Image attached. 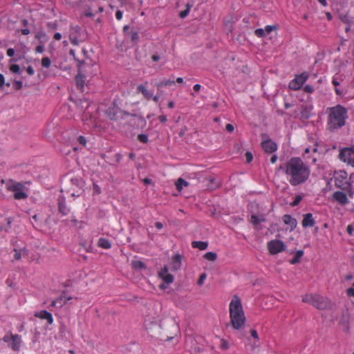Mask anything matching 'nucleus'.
<instances>
[{
    "label": "nucleus",
    "instance_id": "obj_1",
    "mask_svg": "<svg viewBox=\"0 0 354 354\" xmlns=\"http://www.w3.org/2000/svg\"><path fill=\"white\" fill-rule=\"evenodd\" d=\"M284 173L290 185L295 187L309 179L311 170L309 165L300 158L293 157L286 162Z\"/></svg>",
    "mask_w": 354,
    "mask_h": 354
},
{
    "label": "nucleus",
    "instance_id": "obj_2",
    "mask_svg": "<svg viewBox=\"0 0 354 354\" xmlns=\"http://www.w3.org/2000/svg\"><path fill=\"white\" fill-rule=\"evenodd\" d=\"M230 322L234 329H241L245 323L246 318L243 309L241 299L234 295L229 306Z\"/></svg>",
    "mask_w": 354,
    "mask_h": 354
},
{
    "label": "nucleus",
    "instance_id": "obj_3",
    "mask_svg": "<svg viewBox=\"0 0 354 354\" xmlns=\"http://www.w3.org/2000/svg\"><path fill=\"white\" fill-rule=\"evenodd\" d=\"M347 111L345 108L341 105L329 109L328 124L330 129L340 128L345 124Z\"/></svg>",
    "mask_w": 354,
    "mask_h": 354
},
{
    "label": "nucleus",
    "instance_id": "obj_4",
    "mask_svg": "<svg viewBox=\"0 0 354 354\" xmlns=\"http://www.w3.org/2000/svg\"><path fill=\"white\" fill-rule=\"evenodd\" d=\"M1 183H6L7 190L14 193V198L15 199L21 200L28 197V194L24 192V186L22 183L12 180L6 181L3 179L1 180Z\"/></svg>",
    "mask_w": 354,
    "mask_h": 354
},
{
    "label": "nucleus",
    "instance_id": "obj_5",
    "mask_svg": "<svg viewBox=\"0 0 354 354\" xmlns=\"http://www.w3.org/2000/svg\"><path fill=\"white\" fill-rule=\"evenodd\" d=\"M335 185L343 190H348L351 184L348 182V174L344 170L335 171L334 174Z\"/></svg>",
    "mask_w": 354,
    "mask_h": 354
},
{
    "label": "nucleus",
    "instance_id": "obj_6",
    "mask_svg": "<svg viewBox=\"0 0 354 354\" xmlns=\"http://www.w3.org/2000/svg\"><path fill=\"white\" fill-rule=\"evenodd\" d=\"M2 340L7 343L8 346L13 351H19L21 342V337L18 334L13 335L8 332L2 338Z\"/></svg>",
    "mask_w": 354,
    "mask_h": 354
},
{
    "label": "nucleus",
    "instance_id": "obj_7",
    "mask_svg": "<svg viewBox=\"0 0 354 354\" xmlns=\"http://www.w3.org/2000/svg\"><path fill=\"white\" fill-rule=\"evenodd\" d=\"M309 75L307 72H304L300 75H296L295 79L289 83V88L292 90H299L301 88L305 82L308 80Z\"/></svg>",
    "mask_w": 354,
    "mask_h": 354
},
{
    "label": "nucleus",
    "instance_id": "obj_8",
    "mask_svg": "<svg viewBox=\"0 0 354 354\" xmlns=\"http://www.w3.org/2000/svg\"><path fill=\"white\" fill-rule=\"evenodd\" d=\"M267 248L270 254L274 255L285 250L286 245L282 241L274 239L268 243Z\"/></svg>",
    "mask_w": 354,
    "mask_h": 354
},
{
    "label": "nucleus",
    "instance_id": "obj_9",
    "mask_svg": "<svg viewBox=\"0 0 354 354\" xmlns=\"http://www.w3.org/2000/svg\"><path fill=\"white\" fill-rule=\"evenodd\" d=\"M312 305L319 310H325L331 307L330 301L319 295H315Z\"/></svg>",
    "mask_w": 354,
    "mask_h": 354
},
{
    "label": "nucleus",
    "instance_id": "obj_10",
    "mask_svg": "<svg viewBox=\"0 0 354 354\" xmlns=\"http://www.w3.org/2000/svg\"><path fill=\"white\" fill-rule=\"evenodd\" d=\"M77 62L78 73L75 77V82L77 87L82 90L84 86V73H86V70L84 68V66L85 65V62L84 61L80 60H77Z\"/></svg>",
    "mask_w": 354,
    "mask_h": 354
},
{
    "label": "nucleus",
    "instance_id": "obj_11",
    "mask_svg": "<svg viewBox=\"0 0 354 354\" xmlns=\"http://www.w3.org/2000/svg\"><path fill=\"white\" fill-rule=\"evenodd\" d=\"M262 142L261 146L265 152L272 153L277 151V145L271 139L269 138L266 134H262Z\"/></svg>",
    "mask_w": 354,
    "mask_h": 354
},
{
    "label": "nucleus",
    "instance_id": "obj_12",
    "mask_svg": "<svg viewBox=\"0 0 354 354\" xmlns=\"http://www.w3.org/2000/svg\"><path fill=\"white\" fill-rule=\"evenodd\" d=\"M339 158L354 167V150L351 148H345L339 153Z\"/></svg>",
    "mask_w": 354,
    "mask_h": 354
},
{
    "label": "nucleus",
    "instance_id": "obj_13",
    "mask_svg": "<svg viewBox=\"0 0 354 354\" xmlns=\"http://www.w3.org/2000/svg\"><path fill=\"white\" fill-rule=\"evenodd\" d=\"M333 198L340 205H344L348 203V199L346 194L342 192H335L333 194Z\"/></svg>",
    "mask_w": 354,
    "mask_h": 354
},
{
    "label": "nucleus",
    "instance_id": "obj_14",
    "mask_svg": "<svg viewBox=\"0 0 354 354\" xmlns=\"http://www.w3.org/2000/svg\"><path fill=\"white\" fill-rule=\"evenodd\" d=\"M159 276L166 283H171L174 281V276L168 272V268L165 267L160 272Z\"/></svg>",
    "mask_w": 354,
    "mask_h": 354
},
{
    "label": "nucleus",
    "instance_id": "obj_15",
    "mask_svg": "<svg viewBox=\"0 0 354 354\" xmlns=\"http://www.w3.org/2000/svg\"><path fill=\"white\" fill-rule=\"evenodd\" d=\"M58 208L59 212L62 215H67L70 212V209L66 206L65 198L63 196H60L58 198Z\"/></svg>",
    "mask_w": 354,
    "mask_h": 354
},
{
    "label": "nucleus",
    "instance_id": "obj_16",
    "mask_svg": "<svg viewBox=\"0 0 354 354\" xmlns=\"http://www.w3.org/2000/svg\"><path fill=\"white\" fill-rule=\"evenodd\" d=\"M182 262V256L179 254L174 255L171 258V269L172 270H177L180 269Z\"/></svg>",
    "mask_w": 354,
    "mask_h": 354
},
{
    "label": "nucleus",
    "instance_id": "obj_17",
    "mask_svg": "<svg viewBox=\"0 0 354 354\" xmlns=\"http://www.w3.org/2000/svg\"><path fill=\"white\" fill-rule=\"evenodd\" d=\"M283 221L286 225H288L290 227L291 230H293L296 228L297 225V220L292 217L290 215H284L283 217Z\"/></svg>",
    "mask_w": 354,
    "mask_h": 354
},
{
    "label": "nucleus",
    "instance_id": "obj_18",
    "mask_svg": "<svg viewBox=\"0 0 354 354\" xmlns=\"http://www.w3.org/2000/svg\"><path fill=\"white\" fill-rule=\"evenodd\" d=\"M35 316L42 319H46L49 324H51L53 322V318L51 313L46 310H41L38 312L35 313Z\"/></svg>",
    "mask_w": 354,
    "mask_h": 354
},
{
    "label": "nucleus",
    "instance_id": "obj_19",
    "mask_svg": "<svg viewBox=\"0 0 354 354\" xmlns=\"http://www.w3.org/2000/svg\"><path fill=\"white\" fill-rule=\"evenodd\" d=\"M315 225V221L313 214L310 213L304 215L302 225L304 227H313Z\"/></svg>",
    "mask_w": 354,
    "mask_h": 354
},
{
    "label": "nucleus",
    "instance_id": "obj_20",
    "mask_svg": "<svg viewBox=\"0 0 354 354\" xmlns=\"http://www.w3.org/2000/svg\"><path fill=\"white\" fill-rule=\"evenodd\" d=\"M265 221H266V218L263 214H261L259 216L253 214V215H252L251 219H250V223L254 226H257L260 223L265 222Z\"/></svg>",
    "mask_w": 354,
    "mask_h": 354
},
{
    "label": "nucleus",
    "instance_id": "obj_21",
    "mask_svg": "<svg viewBox=\"0 0 354 354\" xmlns=\"http://www.w3.org/2000/svg\"><path fill=\"white\" fill-rule=\"evenodd\" d=\"M64 293L63 292L59 298H57L52 301L50 306L53 307H59V308L62 307L64 304H66V301H64Z\"/></svg>",
    "mask_w": 354,
    "mask_h": 354
},
{
    "label": "nucleus",
    "instance_id": "obj_22",
    "mask_svg": "<svg viewBox=\"0 0 354 354\" xmlns=\"http://www.w3.org/2000/svg\"><path fill=\"white\" fill-rule=\"evenodd\" d=\"M137 90L139 92H140L145 96V98H147L148 100L150 99L153 95L152 93L151 92H149L146 88V87L142 84L138 85L137 87Z\"/></svg>",
    "mask_w": 354,
    "mask_h": 354
},
{
    "label": "nucleus",
    "instance_id": "obj_23",
    "mask_svg": "<svg viewBox=\"0 0 354 354\" xmlns=\"http://www.w3.org/2000/svg\"><path fill=\"white\" fill-rule=\"evenodd\" d=\"M192 246L194 248H198L201 250H204L207 248L208 243L205 241H193Z\"/></svg>",
    "mask_w": 354,
    "mask_h": 354
},
{
    "label": "nucleus",
    "instance_id": "obj_24",
    "mask_svg": "<svg viewBox=\"0 0 354 354\" xmlns=\"http://www.w3.org/2000/svg\"><path fill=\"white\" fill-rule=\"evenodd\" d=\"M304 251L303 250H298L297 251L295 257L290 261V263L291 264H297L300 262L301 258L304 255Z\"/></svg>",
    "mask_w": 354,
    "mask_h": 354
},
{
    "label": "nucleus",
    "instance_id": "obj_25",
    "mask_svg": "<svg viewBox=\"0 0 354 354\" xmlns=\"http://www.w3.org/2000/svg\"><path fill=\"white\" fill-rule=\"evenodd\" d=\"M175 84V82L174 80H162L156 84V86L158 88H162V87H167L171 85H174Z\"/></svg>",
    "mask_w": 354,
    "mask_h": 354
},
{
    "label": "nucleus",
    "instance_id": "obj_26",
    "mask_svg": "<svg viewBox=\"0 0 354 354\" xmlns=\"http://www.w3.org/2000/svg\"><path fill=\"white\" fill-rule=\"evenodd\" d=\"M98 245L104 249H109L111 247L110 241L104 238L99 239Z\"/></svg>",
    "mask_w": 354,
    "mask_h": 354
},
{
    "label": "nucleus",
    "instance_id": "obj_27",
    "mask_svg": "<svg viewBox=\"0 0 354 354\" xmlns=\"http://www.w3.org/2000/svg\"><path fill=\"white\" fill-rule=\"evenodd\" d=\"M189 183L181 178H178L176 183V189L178 191L182 190L184 187H187Z\"/></svg>",
    "mask_w": 354,
    "mask_h": 354
},
{
    "label": "nucleus",
    "instance_id": "obj_28",
    "mask_svg": "<svg viewBox=\"0 0 354 354\" xmlns=\"http://www.w3.org/2000/svg\"><path fill=\"white\" fill-rule=\"evenodd\" d=\"M204 258L210 261H214L217 258V254L213 252H208L204 254Z\"/></svg>",
    "mask_w": 354,
    "mask_h": 354
},
{
    "label": "nucleus",
    "instance_id": "obj_29",
    "mask_svg": "<svg viewBox=\"0 0 354 354\" xmlns=\"http://www.w3.org/2000/svg\"><path fill=\"white\" fill-rule=\"evenodd\" d=\"M88 109H89V106H88L86 108V110L84 111V113H83L82 115V120L84 122H86L87 124L88 123V121L89 120H91L92 118V115L90 114V112L88 111Z\"/></svg>",
    "mask_w": 354,
    "mask_h": 354
},
{
    "label": "nucleus",
    "instance_id": "obj_30",
    "mask_svg": "<svg viewBox=\"0 0 354 354\" xmlns=\"http://www.w3.org/2000/svg\"><path fill=\"white\" fill-rule=\"evenodd\" d=\"M35 37L40 40L41 43H44L46 41V35L43 31L38 32L36 34Z\"/></svg>",
    "mask_w": 354,
    "mask_h": 354
},
{
    "label": "nucleus",
    "instance_id": "obj_31",
    "mask_svg": "<svg viewBox=\"0 0 354 354\" xmlns=\"http://www.w3.org/2000/svg\"><path fill=\"white\" fill-rule=\"evenodd\" d=\"M315 295L309 294V295H305L302 297V301L305 303H309L313 304V298Z\"/></svg>",
    "mask_w": 354,
    "mask_h": 354
},
{
    "label": "nucleus",
    "instance_id": "obj_32",
    "mask_svg": "<svg viewBox=\"0 0 354 354\" xmlns=\"http://www.w3.org/2000/svg\"><path fill=\"white\" fill-rule=\"evenodd\" d=\"M129 36H130V38H131V40L133 42V43H138V40H139V35H138V32H136V31H131L130 33H129Z\"/></svg>",
    "mask_w": 354,
    "mask_h": 354
},
{
    "label": "nucleus",
    "instance_id": "obj_33",
    "mask_svg": "<svg viewBox=\"0 0 354 354\" xmlns=\"http://www.w3.org/2000/svg\"><path fill=\"white\" fill-rule=\"evenodd\" d=\"M132 265L136 269H142L145 268V265L141 261H133Z\"/></svg>",
    "mask_w": 354,
    "mask_h": 354
},
{
    "label": "nucleus",
    "instance_id": "obj_34",
    "mask_svg": "<svg viewBox=\"0 0 354 354\" xmlns=\"http://www.w3.org/2000/svg\"><path fill=\"white\" fill-rule=\"evenodd\" d=\"M51 61L48 57H44L41 59V65L46 68H48L50 66Z\"/></svg>",
    "mask_w": 354,
    "mask_h": 354
},
{
    "label": "nucleus",
    "instance_id": "obj_35",
    "mask_svg": "<svg viewBox=\"0 0 354 354\" xmlns=\"http://www.w3.org/2000/svg\"><path fill=\"white\" fill-rule=\"evenodd\" d=\"M254 34L258 37H263L266 35L265 30L263 29V28L256 29L255 31H254Z\"/></svg>",
    "mask_w": 354,
    "mask_h": 354
},
{
    "label": "nucleus",
    "instance_id": "obj_36",
    "mask_svg": "<svg viewBox=\"0 0 354 354\" xmlns=\"http://www.w3.org/2000/svg\"><path fill=\"white\" fill-rule=\"evenodd\" d=\"M10 70L14 73H20V67L18 64H12L10 66Z\"/></svg>",
    "mask_w": 354,
    "mask_h": 354
},
{
    "label": "nucleus",
    "instance_id": "obj_37",
    "mask_svg": "<svg viewBox=\"0 0 354 354\" xmlns=\"http://www.w3.org/2000/svg\"><path fill=\"white\" fill-rule=\"evenodd\" d=\"M138 139L142 143H147L148 142V136L145 134H139L138 136Z\"/></svg>",
    "mask_w": 354,
    "mask_h": 354
},
{
    "label": "nucleus",
    "instance_id": "obj_38",
    "mask_svg": "<svg viewBox=\"0 0 354 354\" xmlns=\"http://www.w3.org/2000/svg\"><path fill=\"white\" fill-rule=\"evenodd\" d=\"M13 86L16 90H20L23 87V84L21 81L15 80L13 84Z\"/></svg>",
    "mask_w": 354,
    "mask_h": 354
},
{
    "label": "nucleus",
    "instance_id": "obj_39",
    "mask_svg": "<svg viewBox=\"0 0 354 354\" xmlns=\"http://www.w3.org/2000/svg\"><path fill=\"white\" fill-rule=\"evenodd\" d=\"M301 200L302 197L300 195L296 196L294 201L291 203V205L292 207L298 205Z\"/></svg>",
    "mask_w": 354,
    "mask_h": 354
},
{
    "label": "nucleus",
    "instance_id": "obj_40",
    "mask_svg": "<svg viewBox=\"0 0 354 354\" xmlns=\"http://www.w3.org/2000/svg\"><path fill=\"white\" fill-rule=\"evenodd\" d=\"M277 29V26H266L265 27V32H267V33H270L272 31L274 30Z\"/></svg>",
    "mask_w": 354,
    "mask_h": 354
},
{
    "label": "nucleus",
    "instance_id": "obj_41",
    "mask_svg": "<svg viewBox=\"0 0 354 354\" xmlns=\"http://www.w3.org/2000/svg\"><path fill=\"white\" fill-rule=\"evenodd\" d=\"M305 92L312 93L314 91V88L310 85H306L304 88Z\"/></svg>",
    "mask_w": 354,
    "mask_h": 354
},
{
    "label": "nucleus",
    "instance_id": "obj_42",
    "mask_svg": "<svg viewBox=\"0 0 354 354\" xmlns=\"http://www.w3.org/2000/svg\"><path fill=\"white\" fill-rule=\"evenodd\" d=\"M245 158L247 162H250L253 159L252 153L250 151H247L245 153Z\"/></svg>",
    "mask_w": 354,
    "mask_h": 354
},
{
    "label": "nucleus",
    "instance_id": "obj_43",
    "mask_svg": "<svg viewBox=\"0 0 354 354\" xmlns=\"http://www.w3.org/2000/svg\"><path fill=\"white\" fill-rule=\"evenodd\" d=\"M187 130H188V128L186 126L183 127L178 133L179 136L180 138L184 137V136L185 135V133L187 131Z\"/></svg>",
    "mask_w": 354,
    "mask_h": 354
},
{
    "label": "nucleus",
    "instance_id": "obj_44",
    "mask_svg": "<svg viewBox=\"0 0 354 354\" xmlns=\"http://www.w3.org/2000/svg\"><path fill=\"white\" fill-rule=\"evenodd\" d=\"M205 279H206V274H202L198 280V284L199 286L203 285Z\"/></svg>",
    "mask_w": 354,
    "mask_h": 354
},
{
    "label": "nucleus",
    "instance_id": "obj_45",
    "mask_svg": "<svg viewBox=\"0 0 354 354\" xmlns=\"http://www.w3.org/2000/svg\"><path fill=\"white\" fill-rule=\"evenodd\" d=\"M250 334H251V336L255 339L257 341L259 340V335H258V333H257V331L254 329H252L250 330Z\"/></svg>",
    "mask_w": 354,
    "mask_h": 354
},
{
    "label": "nucleus",
    "instance_id": "obj_46",
    "mask_svg": "<svg viewBox=\"0 0 354 354\" xmlns=\"http://www.w3.org/2000/svg\"><path fill=\"white\" fill-rule=\"evenodd\" d=\"M44 43H41V45H39L36 47L35 48V51L38 53H41L44 52Z\"/></svg>",
    "mask_w": 354,
    "mask_h": 354
},
{
    "label": "nucleus",
    "instance_id": "obj_47",
    "mask_svg": "<svg viewBox=\"0 0 354 354\" xmlns=\"http://www.w3.org/2000/svg\"><path fill=\"white\" fill-rule=\"evenodd\" d=\"M14 251L15 252V255H14L15 259L19 260L21 258V252L19 250H17V249H15Z\"/></svg>",
    "mask_w": 354,
    "mask_h": 354
},
{
    "label": "nucleus",
    "instance_id": "obj_48",
    "mask_svg": "<svg viewBox=\"0 0 354 354\" xmlns=\"http://www.w3.org/2000/svg\"><path fill=\"white\" fill-rule=\"evenodd\" d=\"M78 141L83 146H85L86 144V138L82 136H80L79 138H78Z\"/></svg>",
    "mask_w": 354,
    "mask_h": 354
},
{
    "label": "nucleus",
    "instance_id": "obj_49",
    "mask_svg": "<svg viewBox=\"0 0 354 354\" xmlns=\"http://www.w3.org/2000/svg\"><path fill=\"white\" fill-rule=\"evenodd\" d=\"M221 342H222V343H221V347L223 349H227L229 348L228 342L224 339H222Z\"/></svg>",
    "mask_w": 354,
    "mask_h": 354
},
{
    "label": "nucleus",
    "instance_id": "obj_50",
    "mask_svg": "<svg viewBox=\"0 0 354 354\" xmlns=\"http://www.w3.org/2000/svg\"><path fill=\"white\" fill-rule=\"evenodd\" d=\"M189 13V12H188V10H185L179 13V16L180 18L184 19L188 15Z\"/></svg>",
    "mask_w": 354,
    "mask_h": 354
},
{
    "label": "nucleus",
    "instance_id": "obj_51",
    "mask_svg": "<svg viewBox=\"0 0 354 354\" xmlns=\"http://www.w3.org/2000/svg\"><path fill=\"white\" fill-rule=\"evenodd\" d=\"M5 84V78L4 76L0 73V90L3 88V86Z\"/></svg>",
    "mask_w": 354,
    "mask_h": 354
},
{
    "label": "nucleus",
    "instance_id": "obj_52",
    "mask_svg": "<svg viewBox=\"0 0 354 354\" xmlns=\"http://www.w3.org/2000/svg\"><path fill=\"white\" fill-rule=\"evenodd\" d=\"M122 158V156L120 153H116L114 156L115 162H119Z\"/></svg>",
    "mask_w": 354,
    "mask_h": 354
},
{
    "label": "nucleus",
    "instance_id": "obj_53",
    "mask_svg": "<svg viewBox=\"0 0 354 354\" xmlns=\"http://www.w3.org/2000/svg\"><path fill=\"white\" fill-rule=\"evenodd\" d=\"M225 129L228 132H232L234 131V126L231 124H227L225 127Z\"/></svg>",
    "mask_w": 354,
    "mask_h": 354
},
{
    "label": "nucleus",
    "instance_id": "obj_54",
    "mask_svg": "<svg viewBox=\"0 0 354 354\" xmlns=\"http://www.w3.org/2000/svg\"><path fill=\"white\" fill-rule=\"evenodd\" d=\"M7 55L9 57H12L15 55V50L12 48H10L7 50Z\"/></svg>",
    "mask_w": 354,
    "mask_h": 354
},
{
    "label": "nucleus",
    "instance_id": "obj_55",
    "mask_svg": "<svg viewBox=\"0 0 354 354\" xmlns=\"http://www.w3.org/2000/svg\"><path fill=\"white\" fill-rule=\"evenodd\" d=\"M115 17L118 20H120L122 17V12L121 10H118L115 13Z\"/></svg>",
    "mask_w": 354,
    "mask_h": 354
},
{
    "label": "nucleus",
    "instance_id": "obj_56",
    "mask_svg": "<svg viewBox=\"0 0 354 354\" xmlns=\"http://www.w3.org/2000/svg\"><path fill=\"white\" fill-rule=\"evenodd\" d=\"M26 71H27V73H28L30 75H32L34 74V73H35V71H34L33 68H32L31 66H28V67L27 68V70H26Z\"/></svg>",
    "mask_w": 354,
    "mask_h": 354
},
{
    "label": "nucleus",
    "instance_id": "obj_57",
    "mask_svg": "<svg viewBox=\"0 0 354 354\" xmlns=\"http://www.w3.org/2000/svg\"><path fill=\"white\" fill-rule=\"evenodd\" d=\"M347 294L349 296H352L354 297V288H350L347 289Z\"/></svg>",
    "mask_w": 354,
    "mask_h": 354
},
{
    "label": "nucleus",
    "instance_id": "obj_58",
    "mask_svg": "<svg viewBox=\"0 0 354 354\" xmlns=\"http://www.w3.org/2000/svg\"><path fill=\"white\" fill-rule=\"evenodd\" d=\"M158 119L162 123L165 122L167 120L166 115H160L158 117Z\"/></svg>",
    "mask_w": 354,
    "mask_h": 354
},
{
    "label": "nucleus",
    "instance_id": "obj_59",
    "mask_svg": "<svg viewBox=\"0 0 354 354\" xmlns=\"http://www.w3.org/2000/svg\"><path fill=\"white\" fill-rule=\"evenodd\" d=\"M155 226L158 230H161L163 227V225L160 222H156Z\"/></svg>",
    "mask_w": 354,
    "mask_h": 354
},
{
    "label": "nucleus",
    "instance_id": "obj_60",
    "mask_svg": "<svg viewBox=\"0 0 354 354\" xmlns=\"http://www.w3.org/2000/svg\"><path fill=\"white\" fill-rule=\"evenodd\" d=\"M62 38V35L59 32H56L54 35V39L56 40H60Z\"/></svg>",
    "mask_w": 354,
    "mask_h": 354
},
{
    "label": "nucleus",
    "instance_id": "obj_61",
    "mask_svg": "<svg viewBox=\"0 0 354 354\" xmlns=\"http://www.w3.org/2000/svg\"><path fill=\"white\" fill-rule=\"evenodd\" d=\"M21 33L23 35H27L30 33V30L28 28H24L21 30Z\"/></svg>",
    "mask_w": 354,
    "mask_h": 354
},
{
    "label": "nucleus",
    "instance_id": "obj_62",
    "mask_svg": "<svg viewBox=\"0 0 354 354\" xmlns=\"http://www.w3.org/2000/svg\"><path fill=\"white\" fill-rule=\"evenodd\" d=\"M277 160V155H273V156L271 157V158H270V162H271L272 164H274V163H275V162H276Z\"/></svg>",
    "mask_w": 354,
    "mask_h": 354
},
{
    "label": "nucleus",
    "instance_id": "obj_63",
    "mask_svg": "<svg viewBox=\"0 0 354 354\" xmlns=\"http://www.w3.org/2000/svg\"><path fill=\"white\" fill-rule=\"evenodd\" d=\"M201 86L200 84H195V85L194 86V90L195 91H196V92L199 91H200V89H201Z\"/></svg>",
    "mask_w": 354,
    "mask_h": 354
},
{
    "label": "nucleus",
    "instance_id": "obj_64",
    "mask_svg": "<svg viewBox=\"0 0 354 354\" xmlns=\"http://www.w3.org/2000/svg\"><path fill=\"white\" fill-rule=\"evenodd\" d=\"M151 59L154 62H158L160 59V57L158 55H152Z\"/></svg>",
    "mask_w": 354,
    "mask_h": 354
}]
</instances>
